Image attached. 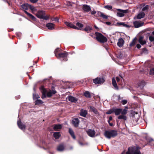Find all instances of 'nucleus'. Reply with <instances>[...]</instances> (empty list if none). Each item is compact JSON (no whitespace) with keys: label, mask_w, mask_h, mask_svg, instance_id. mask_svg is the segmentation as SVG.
Wrapping results in <instances>:
<instances>
[{"label":"nucleus","mask_w":154,"mask_h":154,"mask_svg":"<svg viewBox=\"0 0 154 154\" xmlns=\"http://www.w3.org/2000/svg\"><path fill=\"white\" fill-rule=\"evenodd\" d=\"M138 42L142 45H144L146 43V40L143 39V36H141L139 37Z\"/></svg>","instance_id":"nucleus-19"},{"label":"nucleus","mask_w":154,"mask_h":154,"mask_svg":"<svg viewBox=\"0 0 154 154\" xmlns=\"http://www.w3.org/2000/svg\"><path fill=\"white\" fill-rule=\"evenodd\" d=\"M84 96L86 98H90L91 97L90 93L88 91H86L84 93Z\"/></svg>","instance_id":"nucleus-29"},{"label":"nucleus","mask_w":154,"mask_h":154,"mask_svg":"<svg viewBox=\"0 0 154 154\" xmlns=\"http://www.w3.org/2000/svg\"><path fill=\"white\" fill-rule=\"evenodd\" d=\"M146 85V83L144 81H141L138 83V86L140 88H142Z\"/></svg>","instance_id":"nucleus-22"},{"label":"nucleus","mask_w":154,"mask_h":154,"mask_svg":"<svg viewBox=\"0 0 154 154\" xmlns=\"http://www.w3.org/2000/svg\"><path fill=\"white\" fill-rule=\"evenodd\" d=\"M61 50L59 48H57L55 51H54V53H55V56L57 57H58L57 56V55L58 54H57V53L59 52V51H60Z\"/></svg>","instance_id":"nucleus-41"},{"label":"nucleus","mask_w":154,"mask_h":154,"mask_svg":"<svg viewBox=\"0 0 154 154\" xmlns=\"http://www.w3.org/2000/svg\"><path fill=\"white\" fill-rule=\"evenodd\" d=\"M76 25L79 27L78 28L80 29L79 30H81V28L83 26V25L82 24L79 22L77 23L76 24Z\"/></svg>","instance_id":"nucleus-39"},{"label":"nucleus","mask_w":154,"mask_h":154,"mask_svg":"<svg viewBox=\"0 0 154 154\" xmlns=\"http://www.w3.org/2000/svg\"><path fill=\"white\" fill-rule=\"evenodd\" d=\"M40 97L39 96L38 94H33V98L34 99H37Z\"/></svg>","instance_id":"nucleus-42"},{"label":"nucleus","mask_w":154,"mask_h":154,"mask_svg":"<svg viewBox=\"0 0 154 154\" xmlns=\"http://www.w3.org/2000/svg\"><path fill=\"white\" fill-rule=\"evenodd\" d=\"M97 12L95 11H91V13L92 14H95Z\"/></svg>","instance_id":"nucleus-54"},{"label":"nucleus","mask_w":154,"mask_h":154,"mask_svg":"<svg viewBox=\"0 0 154 154\" xmlns=\"http://www.w3.org/2000/svg\"><path fill=\"white\" fill-rule=\"evenodd\" d=\"M30 1L33 3H35L38 2V0H30Z\"/></svg>","instance_id":"nucleus-51"},{"label":"nucleus","mask_w":154,"mask_h":154,"mask_svg":"<svg viewBox=\"0 0 154 154\" xmlns=\"http://www.w3.org/2000/svg\"><path fill=\"white\" fill-rule=\"evenodd\" d=\"M36 17L40 19H43L45 20H47L49 18V17L45 15V13L43 11H38L35 14Z\"/></svg>","instance_id":"nucleus-3"},{"label":"nucleus","mask_w":154,"mask_h":154,"mask_svg":"<svg viewBox=\"0 0 154 154\" xmlns=\"http://www.w3.org/2000/svg\"><path fill=\"white\" fill-rule=\"evenodd\" d=\"M152 34L154 35V31L152 32Z\"/></svg>","instance_id":"nucleus-63"},{"label":"nucleus","mask_w":154,"mask_h":154,"mask_svg":"<svg viewBox=\"0 0 154 154\" xmlns=\"http://www.w3.org/2000/svg\"><path fill=\"white\" fill-rule=\"evenodd\" d=\"M64 148L63 145L61 144L57 146V149L58 151H62L64 150Z\"/></svg>","instance_id":"nucleus-24"},{"label":"nucleus","mask_w":154,"mask_h":154,"mask_svg":"<svg viewBox=\"0 0 154 154\" xmlns=\"http://www.w3.org/2000/svg\"><path fill=\"white\" fill-rule=\"evenodd\" d=\"M136 38H134L132 41L131 42L130 44V46L131 47H132L136 43Z\"/></svg>","instance_id":"nucleus-35"},{"label":"nucleus","mask_w":154,"mask_h":154,"mask_svg":"<svg viewBox=\"0 0 154 154\" xmlns=\"http://www.w3.org/2000/svg\"><path fill=\"white\" fill-rule=\"evenodd\" d=\"M29 5L28 4H24L22 5V8L24 10H27L29 8Z\"/></svg>","instance_id":"nucleus-33"},{"label":"nucleus","mask_w":154,"mask_h":154,"mask_svg":"<svg viewBox=\"0 0 154 154\" xmlns=\"http://www.w3.org/2000/svg\"><path fill=\"white\" fill-rule=\"evenodd\" d=\"M149 39L150 41L151 42L154 41V36H150L149 37Z\"/></svg>","instance_id":"nucleus-46"},{"label":"nucleus","mask_w":154,"mask_h":154,"mask_svg":"<svg viewBox=\"0 0 154 154\" xmlns=\"http://www.w3.org/2000/svg\"><path fill=\"white\" fill-rule=\"evenodd\" d=\"M113 112V109L109 110L106 112V114H110Z\"/></svg>","instance_id":"nucleus-44"},{"label":"nucleus","mask_w":154,"mask_h":154,"mask_svg":"<svg viewBox=\"0 0 154 154\" xmlns=\"http://www.w3.org/2000/svg\"><path fill=\"white\" fill-rule=\"evenodd\" d=\"M124 42V41L123 38H119L117 44V45L120 47H122L123 45Z\"/></svg>","instance_id":"nucleus-21"},{"label":"nucleus","mask_w":154,"mask_h":154,"mask_svg":"<svg viewBox=\"0 0 154 154\" xmlns=\"http://www.w3.org/2000/svg\"><path fill=\"white\" fill-rule=\"evenodd\" d=\"M127 102V101L126 100H123L122 101L121 103H122V104L125 105V104H126Z\"/></svg>","instance_id":"nucleus-47"},{"label":"nucleus","mask_w":154,"mask_h":154,"mask_svg":"<svg viewBox=\"0 0 154 154\" xmlns=\"http://www.w3.org/2000/svg\"><path fill=\"white\" fill-rule=\"evenodd\" d=\"M87 134L90 137H95V131L92 129H88L87 131Z\"/></svg>","instance_id":"nucleus-9"},{"label":"nucleus","mask_w":154,"mask_h":154,"mask_svg":"<svg viewBox=\"0 0 154 154\" xmlns=\"http://www.w3.org/2000/svg\"><path fill=\"white\" fill-rule=\"evenodd\" d=\"M60 136V132H55L53 134V136L56 139L59 138Z\"/></svg>","instance_id":"nucleus-28"},{"label":"nucleus","mask_w":154,"mask_h":154,"mask_svg":"<svg viewBox=\"0 0 154 154\" xmlns=\"http://www.w3.org/2000/svg\"><path fill=\"white\" fill-rule=\"evenodd\" d=\"M69 132L72 137L74 139H75V135L74 134V133L73 130L71 128H69Z\"/></svg>","instance_id":"nucleus-30"},{"label":"nucleus","mask_w":154,"mask_h":154,"mask_svg":"<svg viewBox=\"0 0 154 154\" xmlns=\"http://www.w3.org/2000/svg\"><path fill=\"white\" fill-rule=\"evenodd\" d=\"M41 91L42 93V98H44L47 96L48 97H51L53 94H55L56 91L55 90H52L47 93L46 90L45 89L43 86H42L40 88Z\"/></svg>","instance_id":"nucleus-1"},{"label":"nucleus","mask_w":154,"mask_h":154,"mask_svg":"<svg viewBox=\"0 0 154 154\" xmlns=\"http://www.w3.org/2000/svg\"><path fill=\"white\" fill-rule=\"evenodd\" d=\"M105 79L103 77H97L93 79V82L96 84H102L105 82Z\"/></svg>","instance_id":"nucleus-6"},{"label":"nucleus","mask_w":154,"mask_h":154,"mask_svg":"<svg viewBox=\"0 0 154 154\" xmlns=\"http://www.w3.org/2000/svg\"><path fill=\"white\" fill-rule=\"evenodd\" d=\"M128 109V107L125 106V108L123 110L122 109V112H121L122 114H123L125 115L126 114L127 112V109Z\"/></svg>","instance_id":"nucleus-34"},{"label":"nucleus","mask_w":154,"mask_h":154,"mask_svg":"<svg viewBox=\"0 0 154 154\" xmlns=\"http://www.w3.org/2000/svg\"><path fill=\"white\" fill-rule=\"evenodd\" d=\"M112 84L113 85L115 88V89H118V87L116 83V81L115 79L113 78L112 79Z\"/></svg>","instance_id":"nucleus-25"},{"label":"nucleus","mask_w":154,"mask_h":154,"mask_svg":"<svg viewBox=\"0 0 154 154\" xmlns=\"http://www.w3.org/2000/svg\"><path fill=\"white\" fill-rule=\"evenodd\" d=\"M125 151H123L121 154H125Z\"/></svg>","instance_id":"nucleus-61"},{"label":"nucleus","mask_w":154,"mask_h":154,"mask_svg":"<svg viewBox=\"0 0 154 154\" xmlns=\"http://www.w3.org/2000/svg\"><path fill=\"white\" fill-rule=\"evenodd\" d=\"M150 74L151 75H154V68L150 69Z\"/></svg>","instance_id":"nucleus-45"},{"label":"nucleus","mask_w":154,"mask_h":154,"mask_svg":"<svg viewBox=\"0 0 154 154\" xmlns=\"http://www.w3.org/2000/svg\"><path fill=\"white\" fill-rule=\"evenodd\" d=\"M87 114V112L86 110H83V109H82L81 110L80 115L81 116L84 117H85Z\"/></svg>","instance_id":"nucleus-23"},{"label":"nucleus","mask_w":154,"mask_h":154,"mask_svg":"<svg viewBox=\"0 0 154 154\" xmlns=\"http://www.w3.org/2000/svg\"><path fill=\"white\" fill-rule=\"evenodd\" d=\"M105 23L107 24V25H109L111 24V23L110 22H106Z\"/></svg>","instance_id":"nucleus-57"},{"label":"nucleus","mask_w":154,"mask_h":154,"mask_svg":"<svg viewBox=\"0 0 154 154\" xmlns=\"http://www.w3.org/2000/svg\"><path fill=\"white\" fill-rule=\"evenodd\" d=\"M135 116H133V117H132V118H133V120H134V119L135 120V122H137V121L138 120V118H137V119H135Z\"/></svg>","instance_id":"nucleus-52"},{"label":"nucleus","mask_w":154,"mask_h":154,"mask_svg":"<svg viewBox=\"0 0 154 154\" xmlns=\"http://www.w3.org/2000/svg\"><path fill=\"white\" fill-rule=\"evenodd\" d=\"M43 103V102L41 100L38 99L35 101V104L36 105H40L42 104Z\"/></svg>","instance_id":"nucleus-38"},{"label":"nucleus","mask_w":154,"mask_h":154,"mask_svg":"<svg viewBox=\"0 0 154 154\" xmlns=\"http://www.w3.org/2000/svg\"><path fill=\"white\" fill-rule=\"evenodd\" d=\"M24 12L28 16H29L32 20H36V18H35V17H34L33 16L32 14L28 13L26 11H24Z\"/></svg>","instance_id":"nucleus-27"},{"label":"nucleus","mask_w":154,"mask_h":154,"mask_svg":"<svg viewBox=\"0 0 154 154\" xmlns=\"http://www.w3.org/2000/svg\"><path fill=\"white\" fill-rule=\"evenodd\" d=\"M151 97H152V98H154V95H153V96H152Z\"/></svg>","instance_id":"nucleus-62"},{"label":"nucleus","mask_w":154,"mask_h":154,"mask_svg":"<svg viewBox=\"0 0 154 154\" xmlns=\"http://www.w3.org/2000/svg\"><path fill=\"white\" fill-rule=\"evenodd\" d=\"M134 24L136 28H138L143 25L144 23L139 21H135L134 22Z\"/></svg>","instance_id":"nucleus-11"},{"label":"nucleus","mask_w":154,"mask_h":154,"mask_svg":"<svg viewBox=\"0 0 154 154\" xmlns=\"http://www.w3.org/2000/svg\"><path fill=\"white\" fill-rule=\"evenodd\" d=\"M65 24L68 27L72 28L74 29H80L78 28V27H77L75 26L72 23L68 22H66L65 23Z\"/></svg>","instance_id":"nucleus-12"},{"label":"nucleus","mask_w":154,"mask_h":154,"mask_svg":"<svg viewBox=\"0 0 154 154\" xmlns=\"http://www.w3.org/2000/svg\"><path fill=\"white\" fill-rule=\"evenodd\" d=\"M79 144L81 145H82H82H84V144H83L82 143H81V142H79Z\"/></svg>","instance_id":"nucleus-59"},{"label":"nucleus","mask_w":154,"mask_h":154,"mask_svg":"<svg viewBox=\"0 0 154 154\" xmlns=\"http://www.w3.org/2000/svg\"><path fill=\"white\" fill-rule=\"evenodd\" d=\"M17 124L18 127L21 129L23 131H24L25 130L26 127L25 125L22 124L20 120H18Z\"/></svg>","instance_id":"nucleus-14"},{"label":"nucleus","mask_w":154,"mask_h":154,"mask_svg":"<svg viewBox=\"0 0 154 154\" xmlns=\"http://www.w3.org/2000/svg\"><path fill=\"white\" fill-rule=\"evenodd\" d=\"M90 108L91 110L95 114H97L98 112L97 110L93 106H90Z\"/></svg>","instance_id":"nucleus-32"},{"label":"nucleus","mask_w":154,"mask_h":154,"mask_svg":"<svg viewBox=\"0 0 154 154\" xmlns=\"http://www.w3.org/2000/svg\"><path fill=\"white\" fill-rule=\"evenodd\" d=\"M126 154H140V151L135 147H129Z\"/></svg>","instance_id":"nucleus-5"},{"label":"nucleus","mask_w":154,"mask_h":154,"mask_svg":"<svg viewBox=\"0 0 154 154\" xmlns=\"http://www.w3.org/2000/svg\"><path fill=\"white\" fill-rule=\"evenodd\" d=\"M82 8L85 12H89L91 9V7L87 5H83Z\"/></svg>","instance_id":"nucleus-16"},{"label":"nucleus","mask_w":154,"mask_h":154,"mask_svg":"<svg viewBox=\"0 0 154 154\" xmlns=\"http://www.w3.org/2000/svg\"><path fill=\"white\" fill-rule=\"evenodd\" d=\"M33 90H34V91H35V87H34V88H33Z\"/></svg>","instance_id":"nucleus-64"},{"label":"nucleus","mask_w":154,"mask_h":154,"mask_svg":"<svg viewBox=\"0 0 154 154\" xmlns=\"http://www.w3.org/2000/svg\"><path fill=\"white\" fill-rule=\"evenodd\" d=\"M145 15V13L143 12H140L137 15V18L138 19L143 18Z\"/></svg>","instance_id":"nucleus-26"},{"label":"nucleus","mask_w":154,"mask_h":154,"mask_svg":"<svg viewBox=\"0 0 154 154\" xmlns=\"http://www.w3.org/2000/svg\"><path fill=\"white\" fill-rule=\"evenodd\" d=\"M29 8H30L33 13H34V12L36 10L35 8L33 6L29 5Z\"/></svg>","instance_id":"nucleus-40"},{"label":"nucleus","mask_w":154,"mask_h":154,"mask_svg":"<svg viewBox=\"0 0 154 154\" xmlns=\"http://www.w3.org/2000/svg\"><path fill=\"white\" fill-rule=\"evenodd\" d=\"M104 135L107 138L110 139L111 137H114L116 136L117 135V133L116 131L114 130L106 131Z\"/></svg>","instance_id":"nucleus-2"},{"label":"nucleus","mask_w":154,"mask_h":154,"mask_svg":"<svg viewBox=\"0 0 154 154\" xmlns=\"http://www.w3.org/2000/svg\"><path fill=\"white\" fill-rule=\"evenodd\" d=\"M68 100L72 102L76 103L78 100V99L70 95L68 96Z\"/></svg>","instance_id":"nucleus-18"},{"label":"nucleus","mask_w":154,"mask_h":154,"mask_svg":"<svg viewBox=\"0 0 154 154\" xmlns=\"http://www.w3.org/2000/svg\"><path fill=\"white\" fill-rule=\"evenodd\" d=\"M68 55V53L66 52H64L63 53H59L58 55V58H63V60L65 61L67 60V56Z\"/></svg>","instance_id":"nucleus-8"},{"label":"nucleus","mask_w":154,"mask_h":154,"mask_svg":"<svg viewBox=\"0 0 154 154\" xmlns=\"http://www.w3.org/2000/svg\"><path fill=\"white\" fill-rule=\"evenodd\" d=\"M116 81H117V82H119L120 80V79L119 77H116Z\"/></svg>","instance_id":"nucleus-56"},{"label":"nucleus","mask_w":154,"mask_h":154,"mask_svg":"<svg viewBox=\"0 0 154 154\" xmlns=\"http://www.w3.org/2000/svg\"><path fill=\"white\" fill-rule=\"evenodd\" d=\"M52 21H55L58 22L59 20V19L57 17H55L54 18H52L51 19Z\"/></svg>","instance_id":"nucleus-49"},{"label":"nucleus","mask_w":154,"mask_h":154,"mask_svg":"<svg viewBox=\"0 0 154 154\" xmlns=\"http://www.w3.org/2000/svg\"><path fill=\"white\" fill-rule=\"evenodd\" d=\"M117 24L119 26H122L127 27H129L130 26L129 25L123 23H118Z\"/></svg>","instance_id":"nucleus-36"},{"label":"nucleus","mask_w":154,"mask_h":154,"mask_svg":"<svg viewBox=\"0 0 154 154\" xmlns=\"http://www.w3.org/2000/svg\"><path fill=\"white\" fill-rule=\"evenodd\" d=\"M137 48H141V45L139 44H137L136 45Z\"/></svg>","instance_id":"nucleus-53"},{"label":"nucleus","mask_w":154,"mask_h":154,"mask_svg":"<svg viewBox=\"0 0 154 154\" xmlns=\"http://www.w3.org/2000/svg\"><path fill=\"white\" fill-rule=\"evenodd\" d=\"M96 34V38L98 41L101 43H105L107 42V38L101 34L98 33Z\"/></svg>","instance_id":"nucleus-4"},{"label":"nucleus","mask_w":154,"mask_h":154,"mask_svg":"<svg viewBox=\"0 0 154 154\" xmlns=\"http://www.w3.org/2000/svg\"><path fill=\"white\" fill-rule=\"evenodd\" d=\"M148 8H149L148 5H146V6H145V7L143 8L142 9V11H146L148 9Z\"/></svg>","instance_id":"nucleus-48"},{"label":"nucleus","mask_w":154,"mask_h":154,"mask_svg":"<svg viewBox=\"0 0 154 154\" xmlns=\"http://www.w3.org/2000/svg\"><path fill=\"white\" fill-rule=\"evenodd\" d=\"M146 140L149 142H150L153 140V139L152 138H149L148 139H147Z\"/></svg>","instance_id":"nucleus-50"},{"label":"nucleus","mask_w":154,"mask_h":154,"mask_svg":"<svg viewBox=\"0 0 154 154\" xmlns=\"http://www.w3.org/2000/svg\"><path fill=\"white\" fill-rule=\"evenodd\" d=\"M118 118L119 119H123L125 120H126L127 119L126 116L123 114H122L121 115H119L118 117Z\"/></svg>","instance_id":"nucleus-31"},{"label":"nucleus","mask_w":154,"mask_h":154,"mask_svg":"<svg viewBox=\"0 0 154 154\" xmlns=\"http://www.w3.org/2000/svg\"><path fill=\"white\" fill-rule=\"evenodd\" d=\"M108 123L110 126H112L113 125V124L112 123H111L110 122H108Z\"/></svg>","instance_id":"nucleus-58"},{"label":"nucleus","mask_w":154,"mask_h":154,"mask_svg":"<svg viewBox=\"0 0 154 154\" xmlns=\"http://www.w3.org/2000/svg\"><path fill=\"white\" fill-rule=\"evenodd\" d=\"M104 8L109 10H111L112 8V6L111 5H107L104 6Z\"/></svg>","instance_id":"nucleus-43"},{"label":"nucleus","mask_w":154,"mask_h":154,"mask_svg":"<svg viewBox=\"0 0 154 154\" xmlns=\"http://www.w3.org/2000/svg\"><path fill=\"white\" fill-rule=\"evenodd\" d=\"M55 25L51 23H48L46 24V26L48 29L50 30H53L54 29Z\"/></svg>","instance_id":"nucleus-13"},{"label":"nucleus","mask_w":154,"mask_h":154,"mask_svg":"<svg viewBox=\"0 0 154 154\" xmlns=\"http://www.w3.org/2000/svg\"><path fill=\"white\" fill-rule=\"evenodd\" d=\"M112 116H110L109 118V119L108 120V122H110V121L112 120Z\"/></svg>","instance_id":"nucleus-55"},{"label":"nucleus","mask_w":154,"mask_h":154,"mask_svg":"<svg viewBox=\"0 0 154 154\" xmlns=\"http://www.w3.org/2000/svg\"><path fill=\"white\" fill-rule=\"evenodd\" d=\"M122 109L120 108H114L113 112L116 116L119 115L122 112Z\"/></svg>","instance_id":"nucleus-17"},{"label":"nucleus","mask_w":154,"mask_h":154,"mask_svg":"<svg viewBox=\"0 0 154 154\" xmlns=\"http://www.w3.org/2000/svg\"><path fill=\"white\" fill-rule=\"evenodd\" d=\"M94 27L96 29H98V28L97 27V26H94Z\"/></svg>","instance_id":"nucleus-60"},{"label":"nucleus","mask_w":154,"mask_h":154,"mask_svg":"<svg viewBox=\"0 0 154 154\" xmlns=\"http://www.w3.org/2000/svg\"><path fill=\"white\" fill-rule=\"evenodd\" d=\"M79 120L78 118H75L73 119L72 123L75 127L79 126Z\"/></svg>","instance_id":"nucleus-15"},{"label":"nucleus","mask_w":154,"mask_h":154,"mask_svg":"<svg viewBox=\"0 0 154 154\" xmlns=\"http://www.w3.org/2000/svg\"><path fill=\"white\" fill-rule=\"evenodd\" d=\"M116 10L119 11L117 13V16L119 17H123L125 15V14L127 13L128 12V10H123L118 9Z\"/></svg>","instance_id":"nucleus-7"},{"label":"nucleus","mask_w":154,"mask_h":154,"mask_svg":"<svg viewBox=\"0 0 154 154\" xmlns=\"http://www.w3.org/2000/svg\"><path fill=\"white\" fill-rule=\"evenodd\" d=\"M92 29L89 26H88L85 27L84 29V30L85 31L88 33L90 31L92 30Z\"/></svg>","instance_id":"nucleus-37"},{"label":"nucleus","mask_w":154,"mask_h":154,"mask_svg":"<svg viewBox=\"0 0 154 154\" xmlns=\"http://www.w3.org/2000/svg\"><path fill=\"white\" fill-rule=\"evenodd\" d=\"M97 17H101L104 19H106L108 18V16L105 15L103 13L99 11H97L96 12Z\"/></svg>","instance_id":"nucleus-10"},{"label":"nucleus","mask_w":154,"mask_h":154,"mask_svg":"<svg viewBox=\"0 0 154 154\" xmlns=\"http://www.w3.org/2000/svg\"><path fill=\"white\" fill-rule=\"evenodd\" d=\"M62 127L61 124L55 125L54 127V129L56 131H59Z\"/></svg>","instance_id":"nucleus-20"}]
</instances>
